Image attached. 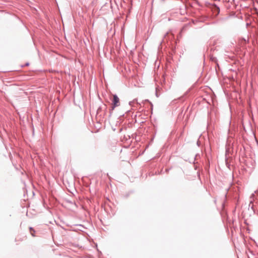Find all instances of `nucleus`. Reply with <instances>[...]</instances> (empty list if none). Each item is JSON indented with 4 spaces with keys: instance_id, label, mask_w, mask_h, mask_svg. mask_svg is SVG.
<instances>
[{
    "instance_id": "423d86ee",
    "label": "nucleus",
    "mask_w": 258,
    "mask_h": 258,
    "mask_svg": "<svg viewBox=\"0 0 258 258\" xmlns=\"http://www.w3.org/2000/svg\"><path fill=\"white\" fill-rule=\"evenodd\" d=\"M168 34V33H166L165 35H164V38H165L166 36Z\"/></svg>"
},
{
    "instance_id": "0eeeda50",
    "label": "nucleus",
    "mask_w": 258,
    "mask_h": 258,
    "mask_svg": "<svg viewBox=\"0 0 258 258\" xmlns=\"http://www.w3.org/2000/svg\"><path fill=\"white\" fill-rule=\"evenodd\" d=\"M244 41L245 42H246V40L245 39H244Z\"/></svg>"
},
{
    "instance_id": "f257e3e1",
    "label": "nucleus",
    "mask_w": 258,
    "mask_h": 258,
    "mask_svg": "<svg viewBox=\"0 0 258 258\" xmlns=\"http://www.w3.org/2000/svg\"><path fill=\"white\" fill-rule=\"evenodd\" d=\"M120 105V101L118 97L116 94H114L113 95V99L112 100V105L111 107L109 109V116L110 117L111 116L113 110L115 108L118 107Z\"/></svg>"
},
{
    "instance_id": "39448f33",
    "label": "nucleus",
    "mask_w": 258,
    "mask_h": 258,
    "mask_svg": "<svg viewBox=\"0 0 258 258\" xmlns=\"http://www.w3.org/2000/svg\"><path fill=\"white\" fill-rule=\"evenodd\" d=\"M31 233V234L32 236H35V235H34V233L35 232H33V231L30 232Z\"/></svg>"
},
{
    "instance_id": "7ed1b4c3",
    "label": "nucleus",
    "mask_w": 258,
    "mask_h": 258,
    "mask_svg": "<svg viewBox=\"0 0 258 258\" xmlns=\"http://www.w3.org/2000/svg\"><path fill=\"white\" fill-rule=\"evenodd\" d=\"M29 229H30V232H31L32 231L33 232H35V231L34 230V229L32 227H30Z\"/></svg>"
},
{
    "instance_id": "f03ea898",
    "label": "nucleus",
    "mask_w": 258,
    "mask_h": 258,
    "mask_svg": "<svg viewBox=\"0 0 258 258\" xmlns=\"http://www.w3.org/2000/svg\"><path fill=\"white\" fill-rule=\"evenodd\" d=\"M255 194L258 195V187H257V189L254 191V194H252L251 196L254 197L255 196Z\"/></svg>"
},
{
    "instance_id": "20e7f679",
    "label": "nucleus",
    "mask_w": 258,
    "mask_h": 258,
    "mask_svg": "<svg viewBox=\"0 0 258 258\" xmlns=\"http://www.w3.org/2000/svg\"><path fill=\"white\" fill-rule=\"evenodd\" d=\"M29 65V62H27L25 64L24 66H23V67H25V66H28Z\"/></svg>"
}]
</instances>
